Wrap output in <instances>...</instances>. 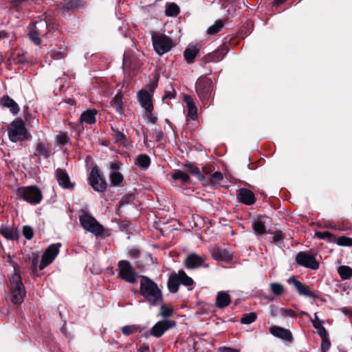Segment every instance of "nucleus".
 <instances>
[{"label": "nucleus", "instance_id": "nucleus-59", "mask_svg": "<svg viewBox=\"0 0 352 352\" xmlns=\"http://www.w3.org/2000/svg\"><path fill=\"white\" fill-rule=\"evenodd\" d=\"M301 315H306V316H309L307 313L305 312V311H302L300 313Z\"/></svg>", "mask_w": 352, "mask_h": 352}, {"label": "nucleus", "instance_id": "nucleus-26", "mask_svg": "<svg viewBox=\"0 0 352 352\" xmlns=\"http://www.w3.org/2000/svg\"><path fill=\"white\" fill-rule=\"evenodd\" d=\"M232 253L224 249L217 248L212 253L213 258L219 261H226L232 258Z\"/></svg>", "mask_w": 352, "mask_h": 352}, {"label": "nucleus", "instance_id": "nucleus-30", "mask_svg": "<svg viewBox=\"0 0 352 352\" xmlns=\"http://www.w3.org/2000/svg\"><path fill=\"white\" fill-rule=\"evenodd\" d=\"M338 273L342 280H349L352 277V268L347 265L338 267Z\"/></svg>", "mask_w": 352, "mask_h": 352}, {"label": "nucleus", "instance_id": "nucleus-35", "mask_svg": "<svg viewBox=\"0 0 352 352\" xmlns=\"http://www.w3.org/2000/svg\"><path fill=\"white\" fill-rule=\"evenodd\" d=\"M180 284L186 286H192L194 281L189 277L184 271L180 270L178 272Z\"/></svg>", "mask_w": 352, "mask_h": 352}, {"label": "nucleus", "instance_id": "nucleus-28", "mask_svg": "<svg viewBox=\"0 0 352 352\" xmlns=\"http://www.w3.org/2000/svg\"><path fill=\"white\" fill-rule=\"evenodd\" d=\"M312 324L315 329L318 330V333L320 337L327 336L328 333L325 328L322 325V321L318 318L317 314H314V319L311 320Z\"/></svg>", "mask_w": 352, "mask_h": 352}, {"label": "nucleus", "instance_id": "nucleus-20", "mask_svg": "<svg viewBox=\"0 0 352 352\" xmlns=\"http://www.w3.org/2000/svg\"><path fill=\"white\" fill-rule=\"evenodd\" d=\"M270 331L275 337L287 341H291L292 340V333L288 329L283 327L273 326L270 328Z\"/></svg>", "mask_w": 352, "mask_h": 352}, {"label": "nucleus", "instance_id": "nucleus-13", "mask_svg": "<svg viewBox=\"0 0 352 352\" xmlns=\"http://www.w3.org/2000/svg\"><path fill=\"white\" fill-rule=\"evenodd\" d=\"M119 276L126 282L134 283L136 281L134 270L127 261H121L118 263Z\"/></svg>", "mask_w": 352, "mask_h": 352}, {"label": "nucleus", "instance_id": "nucleus-43", "mask_svg": "<svg viewBox=\"0 0 352 352\" xmlns=\"http://www.w3.org/2000/svg\"><path fill=\"white\" fill-rule=\"evenodd\" d=\"M175 180L180 179L183 182H186L189 179V176L182 170H177L172 176Z\"/></svg>", "mask_w": 352, "mask_h": 352}, {"label": "nucleus", "instance_id": "nucleus-9", "mask_svg": "<svg viewBox=\"0 0 352 352\" xmlns=\"http://www.w3.org/2000/svg\"><path fill=\"white\" fill-rule=\"evenodd\" d=\"M196 91L200 99L204 102L207 100L212 93V80L208 77L199 78L196 83Z\"/></svg>", "mask_w": 352, "mask_h": 352}, {"label": "nucleus", "instance_id": "nucleus-31", "mask_svg": "<svg viewBox=\"0 0 352 352\" xmlns=\"http://www.w3.org/2000/svg\"><path fill=\"white\" fill-rule=\"evenodd\" d=\"M0 233L8 240H14L17 238L16 232L10 227L1 228L0 229Z\"/></svg>", "mask_w": 352, "mask_h": 352}, {"label": "nucleus", "instance_id": "nucleus-25", "mask_svg": "<svg viewBox=\"0 0 352 352\" xmlns=\"http://www.w3.org/2000/svg\"><path fill=\"white\" fill-rule=\"evenodd\" d=\"M123 96L121 92H118L113 97L112 100L111 101V105L114 108L116 111L120 115H122L123 113Z\"/></svg>", "mask_w": 352, "mask_h": 352}, {"label": "nucleus", "instance_id": "nucleus-14", "mask_svg": "<svg viewBox=\"0 0 352 352\" xmlns=\"http://www.w3.org/2000/svg\"><path fill=\"white\" fill-rule=\"evenodd\" d=\"M287 283L294 286L299 295L314 299L317 298V296L310 289L309 286L298 280L294 276L288 278Z\"/></svg>", "mask_w": 352, "mask_h": 352}, {"label": "nucleus", "instance_id": "nucleus-32", "mask_svg": "<svg viewBox=\"0 0 352 352\" xmlns=\"http://www.w3.org/2000/svg\"><path fill=\"white\" fill-rule=\"evenodd\" d=\"M35 155L39 157L47 158L49 156V148L43 143H38L36 146Z\"/></svg>", "mask_w": 352, "mask_h": 352}, {"label": "nucleus", "instance_id": "nucleus-3", "mask_svg": "<svg viewBox=\"0 0 352 352\" xmlns=\"http://www.w3.org/2000/svg\"><path fill=\"white\" fill-rule=\"evenodd\" d=\"M8 134L12 142L23 141L29 138L25 122L21 119L15 120L10 123L8 128Z\"/></svg>", "mask_w": 352, "mask_h": 352}, {"label": "nucleus", "instance_id": "nucleus-48", "mask_svg": "<svg viewBox=\"0 0 352 352\" xmlns=\"http://www.w3.org/2000/svg\"><path fill=\"white\" fill-rule=\"evenodd\" d=\"M173 313V309L172 308L168 307L165 306L164 305L161 306L160 314L163 317H164V318L169 317L172 315Z\"/></svg>", "mask_w": 352, "mask_h": 352}, {"label": "nucleus", "instance_id": "nucleus-41", "mask_svg": "<svg viewBox=\"0 0 352 352\" xmlns=\"http://www.w3.org/2000/svg\"><path fill=\"white\" fill-rule=\"evenodd\" d=\"M339 246L352 247V238L347 236H340L336 241Z\"/></svg>", "mask_w": 352, "mask_h": 352}, {"label": "nucleus", "instance_id": "nucleus-55", "mask_svg": "<svg viewBox=\"0 0 352 352\" xmlns=\"http://www.w3.org/2000/svg\"><path fill=\"white\" fill-rule=\"evenodd\" d=\"M220 352H239V350L230 347H221L219 349Z\"/></svg>", "mask_w": 352, "mask_h": 352}, {"label": "nucleus", "instance_id": "nucleus-34", "mask_svg": "<svg viewBox=\"0 0 352 352\" xmlns=\"http://www.w3.org/2000/svg\"><path fill=\"white\" fill-rule=\"evenodd\" d=\"M111 129L113 131V136L116 143H119L120 144L124 145L126 143V136L122 132H120L118 129L111 126Z\"/></svg>", "mask_w": 352, "mask_h": 352}, {"label": "nucleus", "instance_id": "nucleus-11", "mask_svg": "<svg viewBox=\"0 0 352 352\" xmlns=\"http://www.w3.org/2000/svg\"><path fill=\"white\" fill-rule=\"evenodd\" d=\"M297 264L311 270H317L319 267V263L314 255L306 252H300L296 256Z\"/></svg>", "mask_w": 352, "mask_h": 352}, {"label": "nucleus", "instance_id": "nucleus-6", "mask_svg": "<svg viewBox=\"0 0 352 352\" xmlns=\"http://www.w3.org/2000/svg\"><path fill=\"white\" fill-rule=\"evenodd\" d=\"M138 99L141 107L145 111L144 116L152 123H155L157 118L153 116V105L152 103V95L147 90L142 89L138 93Z\"/></svg>", "mask_w": 352, "mask_h": 352}, {"label": "nucleus", "instance_id": "nucleus-27", "mask_svg": "<svg viewBox=\"0 0 352 352\" xmlns=\"http://www.w3.org/2000/svg\"><path fill=\"white\" fill-rule=\"evenodd\" d=\"M180 285L179 274H172L168 281V287L171 293H176Z\"/></svg>", "mask_w": 352, "mask_h": 352}, {"label": "nucleus", "instance_id": "nucleus-39", "mask_svg": "<svg viewBox=\"0 0 352 352\" xmlns=\"http://www.w3.org/2000/svg\"><path fill=\"white\" fill-rule=\"evenodd\" d=\"M252 228L256 234H263L265 233V226L261 221H255L252 224Z\"/></svg>", "mask_w": 352, "mask_h": 352}, {"label": "nucleus", "instance_id": "nucleus-17", "mask_svg": "<svg viewBox=\"0 0 352 352\" xmlns=\"http://www.w3.org/2000/svg\"><path fill=\"white\" fill-rule=\"evenodd\" d=\"M185 265L188 269H194L201 266L208 267L204 263V259L196 254L188 255L185 260Z\"/></svg>", "mask_w": 352, "mask_h": 352}, {"label": "nucleus", "instance_id": "nucleus-33", "mask_svg": "<svg viewBox=\"0 0 352 352\" xmlns=\"http://www.w3.org/2000/svg\"><path fill=\"white\" fill-rule=\"evenodd\" d=\"M179 12V6L175 3H170L166 5V15L168 16H175Z\"/></svg>", "mask_w": 352, "mask_h": 352}, {"label": "nucleus", "instance_id": "nucleus-18", "mask_svg": "<svg viewBox=\"0 0 352 352\" xmlns=\"http://www.w3.org/2000/svg\"><path fill=\"white\" fill-rule=\"evenodd\" d=\"M56 179L58 184L63 188L69 189L74 187L68 174L61 168L56 170Z\"/></svg>", "mask_w": 352, "mask_h": 352}, {"label": "nucleus", "instance_id": "nucleus-2", "mask_svg": "<svg viewBox=\"0 0 352 352\" xmlns=\"http://www.w3.org/2000/svg\"><path fill=\"white\" fill-rule=\"evenodd\" d=\"M26 295L25 286L22 282L21 275L14 268L10 279L9 300L13 304H21Z\"/></svg>", "mask_w": 352, "mask_h": 352}, {"label": "nucleus", "instance_id": "nucleus-56", "mask_svg": "<svg viewBox=\"0 0 352 352\" xmlns=\"http://www.w3.org/2000/svg\"><path fill=\"white\" fill-rule=\"evenodd\" d=\"M184 101L187 104V107H190V104H195L192 101V99L190 96L186 95L184 96Z\"/></svg>", "mask_w": 352, "mask_h": 352}, {"label": "nucleus", "instance_id": "nucleus-40", "mask_svg": "<svg viewBox=\"0 0 352 352\" xmlns=\"http://www.w3.org/2000/svg\"><path fill=\"white\" fill-rule=\"evenodd\" d=\"M223 179V174L221 172L217 171L212 174L210 182L212 186H216L220 184V182Z\"/></svg>", "mask_w": 352, "mask_h": 352}, {"label": "nucleus", "instance_id": "nucleus-1", "mask_svg": "<svg viewBox=\"0 0 352 352\" xmlns=\"http://www.w3.org/2000/svg\"><path fill=\"white\" fill-rule=\"evenodd\" d=\"M140 293L151 306H156L162 302L161 289L157 283L147 276L141 277Z\"/></svg>", "mask_w": 352, "mask_h": 352}, {"label": "nucleus", "instance_id": "nucleus-53", "mask_svg": "<svg viewBox=\"0 0 352 352\" xmlns=\"http://www.w3.org/2000/svg\"><path fill=\"white\" fill-rule=\"evenodd\" d=\"M50 56L54 60H59L64 58V54L60 52H53L50 54Z\"/></svg>", "mask_w": 352, "mask_h": 352}, {"label": "nucleus", "instance_id": "nucleus-5", "mask_svg": "<svg viewBox=\"0 0 352 352\" xmlns=\"http://www.w3.org/2000/svg\"><path fill=\"white\" fill-rule=\"evenodd\" d=\"M16 194L18 198L31 204H39L43 198L41 190L36 186L19 188L16 190Z\"/></svg>", "mask_w": 352, "mask_h": 352}, {"label": "nucleus", "instance_id": "nucleus-57", "mask_svg": "<svg viewBox=\"0 0 352 352\" xmlns=\"http://www.w3.org/2000/svg\"><path fill=\"white\" fill-rule=\"evenodd\" d=\"M287 0H274V6H278L281 3H283Z\"/></svg>", "mask_w": 352, "mask_h": 352}, {"label": "nucleus", "instance_id": "nucleus-47", "mask_svg": "<svg viewBox=\"0 0 352 352\" xmlns=\"http://www.w3.org/2000/svg\"><path fill=\"white\" fill-rule=\"evenodd\" d=\"M197 109L195 104H190V107H188V116L192 120H195L197 119Z\"/></svg>", "mask_w": 352, "mask_h": 352}, {"label": "nucleus", "instance_id": "nucleus-54", "mask_svg": "<svg viewBox=\"0 0 352 352\" xmlns=\"http://www.w3.org/2000/svg\"><path fill=\"white\" fill-rule=\"evenodd\" d=\"M282 239H283V236H282L281 232H276V233L273 234V237H272V241L273 242H275V243L279 242Z\"/></svg>", "mask_w": 352, "mask_h": 352}, {"label": "nucleus", "instance_id": "nucleus-37", "mask_svg": "<svg viewBox=\"0 0 352 352\" xmlns=\"http://www.w3.org/2000/svg\"><path fill=\"white\" fill-rule=\"evenodd\" d=\"M223 27V23L222 21L219 20L208 28V33L211 35H214L218 33Z\"/></svg>", "mask_w": 352, "mask_h": 352}, {"label": "nucleus", "instance_id": "nucleus-12", "mask_svg": "<svg viewBox=\"0 0 352 352\" xmlns=\"http://www.w3.org/2000/svg\"><path fill=\"white\" fill-rule=\"evenodd\" d=\"M89 183L91 186L97 192H104L107 189V183L100 175L98 169L96 167L92 168L89 176Z\"/></svg>", "mask_w": 352, "mask_h": 352}, {"label": "nucleus", "instance_id": "nucleus-51", "mask_svg": "<svg viewBox=\"0 0 352 352\" xmlns=\"http://www.w3.org/2000/svg\"><path fill=\"white\" fill-rule=\"evenodd\" d=\"M316 236L319 238L320 239H328L329 240L331 241V238L333 237V234L328 231L325 232H316Z\"/></svg>", "mask_w": 352, "mask_h": 352}, {"label": "nucleus", "instance_id": "nucleus-42", "mask_svg": "<svg viewBox=\"0 0 352 352\" xmlns=\"http://www.w3.org/2000/svg\"><path fill=\"white\" fill-rule=\"evenodd\" d=\"M256 318V314L250 313V314H244L242 316L241 321L243 324H251L252 322H254Z\"/></svg>", "mask_w": 352, "mask_h": 352}, {"label": "nucleus", "instance_id": "nucleus-52", "mask_svg": "<svg viewBox=\"0 0 352 352\" xmlns=\"http://www.w3.org/2000/svg\"><path fill=\"white\" fill-rule=\"evenodd\" d=\"M136 330L133 326H124L122 328V333L126 336H129Z\"/></svg>", "mask_w": 352, "mask_h": 352}, {"label": "nucleus", "instance_id": "nucleus-4", "mask_svg": "<svg viewBox=\"0 0 352 352\" xmlns=\"http://www.w3.org/2000/svg\"><path fill=\"white\" fill-rule=\"evenodd\" d=\"M80 223L82 227L87 232H89L95 236H100L104 232V227L92 215L83 212L79 217Z\"/></svg>", "mask_w": 352, "mask_h": 352}, {"label": "nucleus", "instance_id": "nucleus-22", "mask_svg": "<svg viewBox=\"0 0 352 352\" xmlns=\"http://www.w3.org/2000/svg\"><path fill=\"white\" fill-rule=\"evenodd\" d=\"M231 298L230 295L225 292H218L216 296V305L219 308H224L230 304Z\"/></svg>", "mask_w": 352, "mask_h": 352}, {"label": "nucleus", "instance_id": "nucleus-36", "mask_svg": "<svg viewBox=\"0 0 352 352\" xmlns=\"http://www.w3.org/2000/svg\"><path fill=\"white\" fill-rule=\"evenodd\" d=\"M137 164L143 168H147L151 163L150 158L146 155H140L136 160Z\"/></svg>", "mask_w": 352, "mask_h": 352}, {"label": "nucleus", "instance_id": "nucleus-24", "mask_svg": "<svg viewBox=\"0 0 352 352\" xmlns=\"http://www.w3.org/2000/svg\"><path fill=\"white\" fill-rule=\"evenodd\" d=\"M96 114L97 111L95 109H88L81 114L80 122L89 124H94L96 122Z\"/></svg>", "mask_w": 352, "mask_h": 352}, {"label": "nucleus", "instance_id": "nucleus-19", "mask_svg": "<svg viewBox=\"0 0 352 352\" xmlns=\"http://www.w3.org/2000/svg\"><path fill=\"white\" fill-rule=\"evenodd\" d=\"M237 197L239 200L244 204L252 205L255 202L254 193L246 188H241L239 190Z\"/></svg>", "mask_w": 352, "mask_h": 352}, {"label": "nucleus", "instance_id": "nucleus-44", "mask_svg": "<svg viewBox=\"0 0 352 352\" xmlns=\"http://www.w3.org/2000/svg\"><path fill=\"white\" fill-rule=\"evenodd\" d=\"M56 139H57V141L58 142V143L60 144L63 146H65V145H67L68 144H70L69 138V137H68V135H67L66 133L60 132L57 135Z\"/></svg>", "mask_w": 352, "mask_h": 352}, {"label": "nucleus", "instance_id": "nucleus-23", "mask_svg": "<svg viewBox=\"0 0 352 352\" xmlns=\"http://www.w3.org/2000/svg\"><path fill=\"white\" fill-rule=\"evenodd\" d=\"M1 104L3 107L8 108L14 115L17 114L19 111L20 109L17 103L8 96L3 97Z\"/></svg>", "mask_w": 352, "mask_h": 352}, {"label": "nucleus", "instance_id": "nucleus-7", "mask_svg": "<svg viewBox=\"0 0 352 352\" xmlns=\"http://www.w3.org/2000/svg\"><path fill=\"white\" fill-rule=\"evenodd\" d=\"M152 42L155 51L160 55L168 52L173 47L171 39L160 32L152 34Z\"/></svg>", "mask_w": 352, "mask_h": 352}, {"label": "nucleus", "instance_id": "nucleus-58", "mask_svg": "<svg viewBox=\"0 0 352 352\" xmlns=\"http://www.w3.org/2000/svg\"><path fill=\"white\" fill-rule=\"evenodd\" d=\"M175 93H174L173 94H171V95H168L166 94L163 98H175Z\"/></svg>", "mask_w": 352, "mask_h": 352}, {"label": "nucleus", "instance_id": "nucleus-45", "mask_svg": "<svg viewBox=\"0 0 352 352\" xmlns=\"http://www.w3.org/2000/svg\"><path fill=\"white\" fill-rule=\"evenodd\" d=\"M279 316L282 317H294L296 316L295 311L290 309L280 308L278 310Z\"/></svg>", "mask_w": 352, "mask_h": 352}, {"label": "nucleus", "instance_id": "nucleus-49", "mask_svg": "<svg viewBox=\"0 0 352 352\" xmlns=\"http://www.w3.org/2000/svg\"><path fill=\"white\" fill-rule=\"evenodd\" d=\"M322 338V343H321V351L322 352H327L331 346V342L327 338V336L321 337Z\"/></svg>", "mask_w": 352, "mask_h": 352}, {"label": "nucleus", "instance_id": "nucleus-46", "mask_svg": "<svg viewBox=\"0 0 352 352\" xmlns=\"http://www.w3.org/2000/svg\"><path fill=\"white\" fill-rule=\"evenodd\" d=\"M186 166L192 175L197 176L199 179H202L203 177L201 176L198 167L194 166L191 164H188L186 165Z\"/></svg>", "mask_w": 352, "mask_h": 352}, {"label": "nucleus", "instance_id": "nucleus-15", "mask_svg": "<svg viewBox=\"0 0 352 352\" xmlns=\"http://www.w3.org/2000/svg\"><path fill=\"white\" fill-rule=\"evenodd\" d=\"M175 324V322L171 320L159 321L152 327L151 334L156 338H160L165 331L174 327Z\"/></svg>", "mask_w": 352, "mask_h": 352}, {"label": "nucleus", "instance_id": "nucleus-29", "mask_svg": "<svg viewBox=\"0 0 352 352\" xmlns=\"http://www.w3.org/2000/svg\"><path fill=\"white\" fill-rule=\"evenodd\" d=\"M198 49L195 46H188L184 51V55L188 63H192L194 61L196 56L198 54Z\"/></svg>", "mask_w": 352, "mask_h": 352}, {"label": "nucleus", "instance_id": "nucleus-21", "mask_svg": "<svg viewBox=\"0 0 352 352\" xmlns=\"http://www.w3.org/2000/svg\"><path fill=\"white\" fill-rule=\"evenodd\" d=\"M83 4L81 0H64L60 3L58 8L63 12L78 8Z\"/></svg>", "mask_w": 352, "mask_h": 352}, {"label": "nucleus", "instance_id": "nucleus-10", "mask_svg": "<svg viewBox=\"0 0 352 352\" xmlns=\"http://www.w3.org/2000/svg\"><path fill=\"white\" fill-rule=\"evenodd\" d=\"M61 244L60 243L50 245L42 256L39 270H42L50 264L58 255Z\"/></svg>", "mask_w": 352, "mask_h": 352}, {"label": "nucleus", "instance_id": "nucleus-60", "mask_svg": "<svg viewBox=\"0 0 352 352\" xmlns=\"http://www.w3.org/2000/svg\"><path fill=\"white\" fill-rule=\"evenodd\" d=\"M162 132H160V135H158V138H162Z\"/></svg>", "mask_w": 352, "mask_h": 352}, {"label": "nucleus", "instance_id": "nucleus-61", "mask_svg": "<svg viewBox=\"0 0 352 352\" xmlns=\"http://www.w3.org/2000/svg\"><path fill=\"white\" fill-rule=\"evenodd\" d=\"M203 171H204V173H205L206 174H208V173L207 171H206V170H205V168H203Z\"/></svg>", "mask_w": 352, "mask_h": 352}, {"label": "nucleus", "instance_id": "nucleus-62", "mask_svg": "<svg viewBox=\"0 0 352 352\" xmlns=\"http://www.w3.org/2000/svg\"><path fill=\"white\" fill-rule=\"evenodd\" d=\"M135 255H138V251H135Z\"/></svg>", "mask_w": 352, "mask_h": 352}, {"label": "nucleus", "instance_id": "nucleus-16", "mask_svg": "<svg viewBox=\"0 0 352 352\" xmlns=\"http://www.w3.org/2000/svg\"><path fill=\"white\" fill-rule=\"evenodd\" d=\"M121 164L119 162H114L111 164V175L110 182L112 186H120L123 182L124 177L119 172Z\"/></svg>", "mask_w": 352, "mask_h": 352}, {"label": "nucleus", "instance_id": "nucleus-50", "mask_svg": "<svg viewBox=\"0 0 352 352\" xmlns=\"http://www.w3.org/2000/svg\"><path fill=\"white\" fill-rule=\"evenodd\" d=\"M23 234L27 239L30 240L33 237V230L30 226H25L23 228Z\"/></svg>", "mask_w": 352, "mask_h": 352}, {"label": "nucleus", "instance_id": "nucleus-38", "mask_svg": "<svg viewBox=\"0 0 352 352\" xmlns=\"http://www.w3.org/2000/svg\"><path fill=\"white\" fill-rule=\"evenodd\" d=\"M270 291L276 296H280L284 292V287L278 283H272L270 284Z\"/></svg>", "mask_w": 352, "mask_h": 352}, {"label": "nucleus", "instance_id": "nucleus-8", "mask_svg": "<svg viewBox=\"0 0 352 352\" xmlns=\"http://www.w3.org/2000/svg\"><path fill=\"white\" fill-rule=\"evenodd\" d=\"M48 32V25L44 20L33 23L30 27L29 37L37 45L41 43L40 37L47 35Z\"/></svg>", "mask_w": 352, "mask_h": 352}]
</instances>
